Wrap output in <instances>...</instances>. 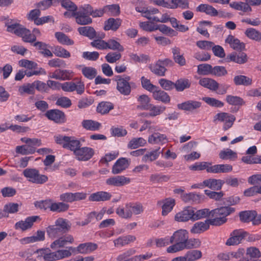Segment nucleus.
I'll use <instances>...</instances> for the list:
<instances>
[{
	"label": "nucleus",
	"instance_id": "obj_1",
	"mask_svg": "<svg viewBox=\"0 0 261 261\" xmlns=\"http://www.w3.org/2000/svg\"><path fill=\"white\" fill-rule=\"evenodd\" d=\"M75 252V248L73 247L56 251H51L49 248H42L35 251L34 253L37 254V259L38 260L57 261L68 258Z\"/></svg>",
	"mask_w": 261,
	"mask_h": 261
},
{
	"label": "nucleus",
	"instance_id": "obj_2",
	"mask_svg": "<svg viewBox=\"0 0 261 261\" xmlns=\"http://www.w3.org/2000/svg\"><path fill=\"white\" fill-rule=\"evenodd\" d=\"M207 212L206 210H197L194 207L187 206L175 215V220L178 222L194 221L206 218Z\"/></svg>",
	"mask_w": 261,
	"mask_h": 261
},
{
	"label": "nucleus",
	"instance_id": "obj_3",
	"mask_svg": "<svg viewBox=\"0 0 261 261\" xmlns=\"http://www.w3.org/2000/svg\"><path fill=\"white\" fill-rule=\"evenodd\" d=\"M89 8V4H84L80 6L74 12H65L64 15L67 18L74 17L78 24L82 25L89 24L92 22V19L90 16Z\"/></svg>",
	"mask_w": 261,
	"mask_h": 261
},
{
	"label": "nucleus",
	"instance_id": "obj_4",
	"mask_svg": "<svg viewBox=\"0 0 261 261\" xmlns=\"http://www.w3.org/2000/svg\"><path fill=\"white\" fill-rule=\"evenodd\" d=\"M189 238V233L186 229H180L175 231L170 237L171 244H174L167 248V252L169 253H174L181 251V244H184L187 239Z\"/></svg>",
	"mask_w": 261,
	"mask_h": 261
},
{
	"label": "nucleus",
	"instance_id": "obj_5",
	"mask_svg": "<svg viewBox=\"0 0 261 261\" xmlns=\"http://www.w3.org/2000/svg\"><path fill=\"white\" fill-rule=\"evenodd\" d=\"M143 211V207L139 203H127L124 205L119 206L116 210V213L121 218L128 219L133 215H139Z\"/></svg>",
	"mask_w": 261,
	"mask_h": 261
},
{
	"label": "nucleus",
	"instance_id": "obj_6",
	"mask_svg": "<svg viewBox=\"0 0 261 261\" xmlns=\"http://www.w3.org/2000/svg\"><path fill=\"white\" fill-rule=\"evenodd\" d=\"M136 10L142 14V16L147 19L156 22L166 23L169 21L170 17L167 13L163 14L161 18L154 16L159 13V10L155 8H145L137 6Z\"/></svg>",
	"mask_w": 261,
	"mask_h": 261
},
{
	"label": "nucleus",
	"instance_id": "obj_7",
	"mask_svg": "<svg viewBox=\"0 0 261 261\" xmlns=\"http://www.w3.org/2000/svg\"><path fill=\"white\" fill-rule=\"evenodd\" d=\"M55 141L57 143L73 152L79 149L81 146L80 141L74 137H68L63 135H58L55 137Z\"/></svg>",
	"mask_w": 261,
	"mask_h": 261
},
{
	"label": "nucleus",
	"instance_id": "obj_8",
	"mask_svg": "<svg viewBox=\"0 0 261 261\" xmlns=\"http://www.w3.org/2000/svg\"><path fill=\"white\" fill-rule=\"evenodd\" d=\"M116 81L117 82L116 89L123 95H129L131 93L132 88L135 87V83L130 82V77L129 76L124 77L118 76Z\"/></svg>",
	"mask_w": 261,
	"mask_h": 261
},
{
	"label": "nucleus",
	"instance_id": "obj_9",
	"mask_svg": "<svg viewBox=\"0 0 261 261\" xmlns=\"http://www.w3.org/2000/svg\"><path fill=\"white\" fill-rule=\"evenodd\" d=\"M23 173L29 181L34 184L41 185L48 180L47 176L40 174L39 171L35 169H26Z\"/></svg>",
	"mask_w": 261,
	"mask_h": 261
},
{
	"label": "nucleus",
	"instance_id": "obj_10",
	"mask_svg": "<svg viewBox=\"0 0 261 261\" xmlns=\"http://www.w3.org/2000/svg\"><path fill=\"white\" fill-rule=\"evenodd\" d=\"M61 89L66 92L76 91L78 94H82L85 91V84L81 79L76 82H66L62 83Z\"/></svg>",
	"mask_w": 261,
	"mask_h": 261
},
{
	"label": "nucleus",
	"instance_id": "obj_11",
	"mask_svg": "<svg viewBox=\"0 0 261 261\" xmlns=\"http://www.w3.org/2000/svg\"><path fill=\"white\" fill-rule=\"evenodd\" d=\"M235 120L236 117L233 115L225 112L219 113L214 118V122L219 121L223 123V128L225 130L232 126Z\"/></svg>",
	"mask_w": 261,
	"mask_h": 261
},
{
	"label": "nucleus",
	"instance_id": "obj_12",
	"mask_svg": "<svg viewBox=\"0 0 261 261\" xmlns=\"http://www.w3.org/2000/svg\"><path fill=\"white\" fill-rule=\"evenodd\" d=\"M131 181L130 178L124 175L111 176L106 180V184L111 187H123L129 184Z\"/></svg>",
	"mask_w": 261,
	"mask_h": 261
},
{
	"label": "nucleus",
	"instance_id": "obj_13",
	"mask_svg": "<svg viewBox=\"0 0 261 261\" xmlns=\"http://www.w3.org/2000/svg\"><path fill=\"white\" fill-rule=\"evenodd\" d=\"M94 150L88 147H83L75 151L74 155L79 161H86L90 160L94 155Z\"/></svg>",
	"mask_w": 261,
	"mask_h": 261
},
{
	"label": "nucleus",
	"instance_id": "obj_14",
	"mask_svg": "<svg viewBox=\"0 0 261 261\" xmlns=\"http://www.w3.org/2000/svg\"><path fill=\"white\" fill-rule=\"evenodd\" d=\"M246 232L242 229H236L233 230L230 234L226 242V245L228 246H233L239 244L245 237Z\"/></svg>",
	"mask_w": 261,
	"mask_h": 261
},
{
	"label": "nucleus",
	"instance_id": "obj_15",
	"mask_svg": "<svg viewBox=\"0 0 261 261\" xmlns=\"http://www.w3.org/2000/svg\"><path fill=\"white\" fill-rule=\"evenodd\" d=\"M39 218L38 216H33L27 217L24 221L21 220L16 222L15 228L22 231H25L32 228L33 224Z\"/></svg>",
	"mask_w": 261,
	"mask_h": 261
},
{
	"label": "nucleus",
	"instance_id": "obj_16",
	"mask_svg": "<svg viewBox=\"0 0 261 261\" xmlns=\"http://www.w3.org/2000/svg\"><path fill=\"white\" fill-rule=\"evenodd\" d=\"M74 239L70 234L64 236L55 240L50 245V247L53 250H56L59 248L64 247L68 244H71L73 242Z\"/></svg>",
	"mask_w": 261,
	"mask_h": 261
},
{
	"label": "nucleus",
	"instance_id": "obj_17",
	"mask_svg": "<svg viewBox=\"0 0 261 261\" xmlns=\"http://www.w3.org/2000/svg\"><path fill=\"white\" fill-rule=\"evenodd\" d=\"M211 222L209 219L204 221H199L194 223L190 229V232L193 234H200L208 230Z\"/></svg>",
	"mask_w": 261,
	"mask_h": 261
},
{
	"label": "nucleus",
	"instance_id": "obj_18",
	"mask_svg": "<svg viewBox=\"0 0 261 261\" xmlns=\"http://www.w3.org/2000/svg\"><path fill=\"white\" fill-rule=\"evenodd\" d=\"M45 240V232L42 230H38L36 233L30 237H27L19 240V242L22 245L33 243L37 242L43 241Z\"/></svg>",
	"mask_w": 261,
	"mask_h": 261
},
{
	"label": "nucleus",
	"instance_id": "obj_19",
	"mask_svg": "<svg viewBox=\"0 0 261 261\" xmlns=\"http://www.w3.org/2000/svg\"><path fill=\"white\" fill-rule=\"evenodd\" d=\"M129 165V162L126 158H121L113 166L112 172L114 174L120 173L127 168Z\"/></svg>",
	"mask_w": 261,
	"mask_h": 261
},
{
	"label": "nucleus",
	"instance_id": "obj_20",
	"mask_svg": "<svg viewBox=\"0 0 261 261\" xmlns=\"http://www.w3.org/2000/svg\"><path fill=\"white\" fill-rule=\"evenodd\" d=\"M97 248V244L91 243H85L80 244L75 248V253L88 254Z\"/></svg>",
	"mask_w": 261,
	"mask_h": 261
},
{
	"label": "nucleus",
	"instance_id": "obj_21",
	"mask_svg": "<svg viewBox=\"0 0 261 261\" xmlns=\"http://www.w3.org/2000/svg\"><path fill=\"white\" fill-rule=\"evenodd\" d=\"M45 116L56 123H63L65 121V115L59 110H51L46 112Z\"/></svg>",
	"mask_w": 261,
	"mask_h": 261
},
{
	"label": "nucleus",
	"instance_id": "obj_22",
	"mask_svg": "<svg viewBox=\"0 0 261 261\" xmlns=\"http://www.w3.org/2000/svg\"><path fill=\"white\" fill-rule=\"evenodd\" d=\"M201 106V103L195 100H188L177 105L178 109L190 112L194 111Z\"/></svg>",
	"mask_w": 261,
	"mask_h": 261
},
{
	"label": "nucleus",
	"instance_id": "obj_23",
	"mask_svg": "<svg viewBox=\"0 0 261 261\" xmlns=\"http://www.w3.org/2000/svg\"><path fill=\"white\" fill-rule=\"evenodd\" d=\"M181 199L186 202L199 203L204 200V196L195 192L184 194Z\"/></svg>",
	"mask_w": 261,
	"mask_h": 261
},
{
	"label": "nucleus",
	"instance_id": "obj_24",
	"mask_svg": "<svg viewBox=\"0 0 261 261\" xmlns=\"http://www.w3.org/2000/svg\"><path fill=\"white\" fill-rule=\"evenodd\" d=\"M197 12L204 13L207 15L215 17L218 16V12L213 6L207 4H201L196 8Z\"/></svg>",
	"mask_w": 261,
	"mask_h": 261
},
{
	"label": "nucleus",
	"instance_id": "obj_25",
	"mask_svg": "<svg viewBox=\"0 0 261 261\" xmlns=\"http://www.w3.org/2000/svg\"><path fill=\"white\" fill-rule=\"evenodd\" d=\"M111 197V194L109 192L99 191L91 194L89 200L91 201H104L110 199Z\"/></svg>",
	"mask_w": 261,
	"mask_h": 261
},
{
	"label": "nucleus",
	"instance_id": "obj_26",
	"mask_svg": "<svg viewBox=\"0 0 261 261\" xmlns=\"http://www.w3.org/2000/svg\"><path fill=\"white\" fill-rule=\"evenodd\" d=\"M122 20L120 18H110L105 22L104 30L116 31L121 24Z\"/></svg>",
	"mask_w": 261,
	"mask_h": 261
},
{
	"label": "nucleus",
	"instance_id": "obj_27",
	"mask_svg": "<svg viewBox=\"0 0 261 261\" xmlns=\"http://www.w3.org/2000/svg\"><path fill=\"white\" fill-rule=\"evenodd\" d=\"M224 181L221 179L210 178L203 181L205 187H207L213 190H219L222 188Z\"/></svg>",
	"mask_w": 261,
	"mask_h": 261
},
{
	"label": "nucleus",
	"instance_id": "obj_28",
	"mask_svg": "<svg viewBox=\"0 0 261 261\" xmlns=\"http://www.w3.org/2000/svg\"><path fill=\"white\" fill-rule=\"evenodd\" d=\"M148 141L152 144H164L167 142V138L165 135L159 133H154L148 137Z\"/></svg>",
	"mask_w": 261,
	"mask_h": 261
},
{
	"label": "nucleus",
	"instance_id": "obj_29",
	"mask_svg": "<svg viewBox=\"0 0 261 261\" xmlns=\"http://www.w3.org/2000/svg\"><path fill=\"white\" fill-rule=\"evenodd\" d=\"M225 42L228 43L230 47L234 50H242L245 47L244 43L241 42L238 39L232 35H229L226 39Z\"/></svg>",
	"mask_w": 261,
	"mask_h": 261
},
{
	"label": "nucleus",
	"instance_id": "obj_30",
	"mask_svg": "<svg viewBox=\"0 0 261 261\" xmlns=\"http://www.w3.org/2000/svg\"><path fill=\"white\" fill-rule=\"evenodd\" d=\"M172 58L174 62L179 65L182 66L186 65V60L184 55L181 53L180 49L177 47H174L171 48Z\"/></svg>",
	"mask_w": 261,
	"mask_h": 261
},
{
	"label": "nucleus",
	"instance_id": "obj_31",
	"mask_svg": "<svg viewBox=\"0 0 261 261\" xmlns=\"http://www.w3.org/2000/svg\"><path fill=\"white\" fill-rule=\"evenodd\" d=\"M201 244V241L197 238L187 239L184 244H181V251L185 249H191L199 248Z\"/></svg>",
	"mask_w": 261,
	"mask_h": 261
},
{
	"label": "nucleus",
	"instance_id": "obj_32",
	"mask_svg": "<svg viewBox=\"0 0 261 261\" xmlns=\"http://www.w3.org/2000/svg\"><path fill=\"white\" fill-rule=\"evenodd\" d=\"M7 31L22 37L24 33H28V30L18 23L7 25Z\"/></svg>",
	"mask_w": 261,
	"mask_h": 261
},
{
	"label": "nucleus",
	"instance_id": "obj_33",
	"mask_svg": "<svg viewBox=\"0 0 261 261\" xmlns=\"http://www.w3.org/2000/svg\"><path fill=\"white\" fill-rule=\"evenodd\" d=\"M219 214L222 215V218H220L217 220V221L225 223L226 222L227 219L226 217L230 215L231 214L235 212V208L230 206H222L219 208H216Z\"/></svg>",
	"mask_w": 261,
	"mask_h": 261
},
{
	"label": "nucleus",
	"instance_id": "obj_34",
	"mask_svg": "<svg viewBox=\"0 0 261 261\" xmlns=\"http://www.w3.org/2000/svg\"><path fill=\"white\" fill-rule=\"evenodd\" d=\"M232 167L228 164H218L212 165V167L209 169L208 173H227L231 171Z\"/></svg>",
	"mask_w": 261,
	"mask_h": 261
},
{
	"label": "nucleus",
	"instance_id": "obj_35",
	"mask_svg": "<svg viewBox=\"0 0 261 261\" xmlns=\"http://www.w3.org/2000/svg\"><path fill=\"white\" fill-rule=\"evenodd\" d=\"M203 210H206L208 211L207 214L206 215V218L208 216L211 217V219H209L211 222V225L214 226H220L223 224L224 223H221L217 221V219L220 218H222V215L218 212L216 208L210 211L208 208H203Z\"/></svg>",
	"mask_w": 261,
	"mask_h": 261
},
{
	"label": "nucleus",
	"instance_id": "obj_36",
	"mask_svg": "<svg viewBox=\"0 0 261 261\" xmlns=\"http://www.w3.org/2000/svg\"><path fill=\"white\" fill-rule=\"evenodd\" d=\"M136 238L134 236L127 235L121 236L114 240L113 242L116 247L123 246L131 242H134Z\"/></svg>",
	"mask_w": 261,
	"mask_h": 261
},
{
	"label": "nucleus",
	"instance_id": "obj_37",
	"mask_svg": "<svg viewBox=\"0 0 261 261\" xmlns=\"http://www.w3.org/2000/svg\"><path fill=\"white\" fill-rule=\"evenodd\" d=\"M199 84L212 91H216L218 88L219 84L214 80L209 78H202L200 79Z\"/></svg>",
	"mask_w": 261,
	"mask_h": 261
},
{
	"label": "nucleus",
	"instance_id": "obj_38",
	"mask_svg": "<svg viewBox=\"0 0 261 261\" xmlns=\"http://www.w3.org/2000/svg\"><path fill=\"white\" fill-rule=\"evenodd\" d=\"M55 36L58 42L62 45H72L74 43L73 40L70 39L67 35L62 32H56Z\"/></svg>",
	"mask_w": 261,
	"mask_h": 261
},
{
	"label": "nucleus",
	"instance_id": "obj_39",
	"mask_svg": "<svg viewBox=\"0 0 261 261\" xmlns=\"http://www.w3.org/2000/svg\"><path fill=\"white\" fill-rule=\"evenodd\" d=\"M152 92V96L154 99L165 103L169 102L170 98L166 92L158 90V88L154 90Z\"/></svg>",
	"mask_w": 261,
	"mask_h": 261
},
{
	"label": "nucleus",
	"instance_id": "obj_40",
	"mask_svg": "<svg viewBox=\"0 0 261 261\" xmlns=\"http://www.w3.org/2000/svg\"><path fill=\"white\" fill-rule=\"evenodd\" d=\"M228 59L238 64H244L247 61V55L244 53H233L228 56Z\"/></svg>",
	"mask_w": 261,
	"mask_h": 261
},
{
	"label": "nucleus",
	"instance_id": "obj_41",
	"mask_svg": "<svg viewBox=\"0 0 261 261\" xmlns=\"http://www.w3.org/2000/svg\"><path fill=\"white\" fill-rule=\"evenodd\" d=\"M188 0H170L169 1V8L170 9H175L180 8L182 9L189 8Z\"/></svg>",
	"mask_w": 261,
	"mask_h": 261
},
{
	"label": "nucleus",
	"instance_id": "obj_42",
	"mask_svg": "<svg viewBox=\"0 0 261 261\" xmlns=\"http://www.w3.org/2000/svg\"><path fill=\"white\" fill-rule=\"evenodd\" d=\"M149 68L152 72L158 76H164L166 69L162 65V62L158 61L155 64L149 66Z\"/></svg>",
	"mask_w": 261,
	"mask_h": 261
},
{
	"label": "nucleus",
	"instance_id": "obj_43",
	"mask_svg": "<svg viewBox=\"0 0 261 261\" xmlns=\"http://www.w3.org/2000/svg\"><path fill=\"white\" fill-rule=\"evenodd\" d=\"M184 256L187 261H196L202 257V254L200 250L194 249L188 251Z\"/></svg>",
	"mask_w": 261,
	"mask_h": 261
},
{
	"label": "nucleus",
	"instance_id": "obj_44",
	"mask_svg": "<svg viewBox=\"0 0 261 261\" xmlns=\"http://www.w3.org/2000/svg\"><path fill=\"white\" fill-rule=\"evenodd\" d=\"M212 167V164L210 162H196L189 166V169L193 171H200L206 170L208 172V170Z\"/></svg>",
	"mask_w": 261,
	"mask_h": 261
},
{
	"label": "nucleus",
	"instance_id": "obj_45",
	"mask_svg": "<svg viewBox=\"0 0 261 261\" xmlns=\"http://www.w3.org/2000/svg\"><path fill=\"white\" fill-rule=\"evenodd\" d=\"M162 215H167L173 209L175 205V200L172 198H167L163 201Z\"/></svg>",
	"mask_w": 261,
	"mask_h": 261
},
{
	"label": "nucleus",
	"instance_id": "obj_46",
	"mask_svg": "<svg viewBox=\"0 0 261 261\" xmlns=\"http://www.w3.org/2000/svg\"><path fill=\"white\" fill-rule=\"evenodd\" d=\"M69 205L63 202H54L50 200V211L53 212H61L67 211Z\"/></svg>",
	"mask_w": 261,
	"mask_h": 261
},
{
	"label": "nucleus",
	"instance_id": "obj_47",
	"mask_svg": "<svg viewBox=\"0 0 261 261\" xmlns=\"http://www.w3.org/2000/svg\"><path fill=\"white\" fill-rule=\"evenodd\" d=\"M219 157L222 160H233L237 158V153L229 148L221 150L219 153Z\"/></svg>",
	"mask_w": 261,
	"mask_h": 261
},
{
	"label": "nucleus",
	"instance_id": "obj_48",
	"mask_svg": "<svg viewBox=\"0 0 261 261\" xmlns=\"http://www.w3.org/2000/svg\"><path fill=\"white\" fill-rule=\"evenodd\" d=\"M160 148L153 150L150 152H147L145 154L142 158V161L143 162H152L155 160L160 155Z\"/></svg>",
	"mask_w": 261,
	"mask_h": 261
},
{
	"label": "nucleus",
	"instance_id": "obj_49",
	"mask_svg": "<svg viewBox=\"0 0 261 261\" xmlns=\"http://www.w3.org/2000/svg\"><path fill=\"white\" fill-rule=\"evenodd\" d=\"M233 82L236 85L250 86L252 83L251 78L245 75H237L234 77Z\"/></svg>",
	"mask_w": 261,
	"mask_h": 261
},
{
	"label": "nucleus",
	"instance_id": "obj_50",
	"mask_svg": "<svg viewBox=\"0 0 261 261\" xmlns=\"http://www.w3.org/2000/svg\"><path fill=\"white\" fill-rule=\"evenodd\" d=\"M82 125L87 130L94 131L99 128L100 124L92 120H84L82 122Z\"/></svg>",
	"mask_w": 261,
	"mask_h": 261
},
{
	"label": "nucleus",
	"instance_id": "obj_51",
	"mask_svg": "<svg viewBox=\"0 0 261 261\" xmlns=\"http://www.w3.org/2000/svg\"><path fill=\"white\" fill-rule=\"evenodd\" d=\"M103 8L105 14H107L108 15L114 16H118L119 15L120 12V7L117 4L107 5L103 7Z\"/></svg>",
	"mask_w": 261,
	"mask_h": 261
},
{
	"label": "nucleus",
	"instance_id": "obj_52",
	"mask_svg": "<svg viewBox=\"0 0 261 261\" xmlns=\"http://www.w3.org/2000/svg\"><path fill=\"white\" fill-rule=\"evenodd\" d=\"M191 84L190 81L187 79H180L174 83L175 88L177 91H182L185 89L189 88Z\"/></svg>",
	"mask_w": 261,
	"mask_h": 261
},
{
	"label": "nucleus",
	"instance_id": "obj_53",
	"mask_svg": "<svg viewBox=\"0 0 261 261\" xmlns=\"http://www.w3.org/2000/svg\"><path fill=\"white\" fill-rule=\"evenodd\" d=\"M114 108L112 103L107 101H103L99 103L97 107V111L101 114H105Z\"/></svg>",
	"mask_w": 261,
	"mask_h": 261
},
{
	"label": "nucleus",
	"instance_id": "obj_54",
	"mask_svg": "<svg viewBox=\"0 0 261 261\" xmlns=\"http://www.w3.org/2000/svg\"><path fill=\"white\" fill-rule=\"evenodd\" d=\"M257 213L255 211H244L240 213V220L244 222H248L255 219Z\"/></svg>",
	"mask_w": 261,
	"mask_h": 261
},
{
	"label": "nucleus",
	"instance_id": "obj_55",
	"mask_svg": "<svg viewBox=\"0 0 261 261\" xmlns=\"http://www.w3.org/2000/svg\"><path fill=\"white\" fill-rule=\"evenodd\" d=\"M146 143V140L143 138H135L132 139L128 143L127 147L129 149H136L144 146Z\"/></svg>",
	"mask_w": 261,
	"mask_h": 261
},
{
	"label": "nucleus",
	"instance_id": "obj_56",
	"mask_svg": "<svg viewBox=\"0 0 261 261\" xmlns=\"http://www.w3.org/2000/svg\"><path fill=\"white\" fill-rule=\"evenodd\" d=\"M165 110L166 107L164 106H154L151 104L147 110L149 111L148 113L149 116L155 117L163 113Z\"/></svg>",
	"mask_w": 261,
	"mask_h": 261
},
{
	"label": "nucleus",
	"instance_id": "obj_57",
	"mask_svg": "<svg viewBox=\"0 0 261 261\" xmlns=\"http://www.w3.org/2000/svg\"><path fill=\"white\" fill-rule=\"evenodd\" d=\"M54 55L58 57L68 58L71 56L70 53L66 49L61 46H55L53 50Z\"/></svg>",
	"mask_w": 261,
	"mask_h": 261
},
{
	"label": "nucleus",
	"instance_id": "obj_58",
	"mask_svg": "<svg viewBox=\"0 0 261 261\" xmlns=\"http://www.w3.org/2000/svg\"><path fill=\"white\" fill-rule=\"evenodd\" d=\"M79 33L83 36L93 38L96 35V32L94 29L91 27H82L78 28Z\"/></svg>",
	"mask_w": 261,
	"mask_h": 261
},
{
	"label": "nucleus",
	"instance_id": "obj_59",
	"mask_svg": "<svg viewBox=\"0 0 261 261\" xmlns=\"http://www.w3.org/2000/svg\"><path fill=\"white\" fill-rule=\"evenodd\" d=\"M245 34L250 39L257 41L261 40V33L255 29H248L246 30Z\"/></svg>",
	"mask_w": 261,
	"mask_h": 261
},
{
	"label": "nucleus",
	"instance_id": "obj_60",
	"mask_svg": "<svg viewBox=\"0 0 261 261\" xmlns=\"http://www.w3.org/2000/svg\"><path fill=\"white\" fill-rule=\"evenodd\" d=\"M82 67L81 69L83 74L87 79L92 80L94 79L96 74V70L92 67H86L85 66H81Z\"/></svg>",
	"mask_w": 261,
	"mask_h": 261
},
{
	"label": "nucleus",
	"instance_id": "obj_61",
	"mask_svg": "<svg viewBox=\"0 0 261 261\" xmlns=\"http://www.w3.org/2000/svg\"><path fill=\"white\" fill-rule=\"evenodd\" d=\"M57 2H60L61 6L70 13L74 12L78 8L77 6L70 0H57Z\"/></svg>",
	"mask_w": 261,
	"mask_h": 261
},
{
	"label": "nucleus",
	"instance_id": "obj_62",
	"mask_svg": "<svg viewBox=\"0 0 261 261\" xmlns=\"http://www.w3.org/2000/svg\"><path fill=\"white\" fill-rule=\"evenodd\" d=\"M107 49H110L114 50H118L119 51H123L124 50L123 47L116 40L110 39L107 42Z\"/></svg>",
	"mask_w": 261,
	"mask_h": 261
},
{
	"label": "nucleus",
	"instance_id": "obj_63",
	"mask_svg": "<svg viewBox=\"0 0 261 261\" xmlns=\"http://www.w3.org/2000/svg\"><path fill=\"white\" fill-rule=\"evenodd\" d=\"M139 27L143 30L146 32H152L158 30V26L155 25L151 21L140 22Z\"/></svg>",
	"mask_w": 261,
	"mask_h": 261
},
{
	"label": "nucleus",
	"instance_id": "obj_64",
	"mask_svg": "<svg viewBox=\"0 0 261 261\" xmlns=\"http://www.w3.org/2000/svg\"><path fill=\"white\" fill-rule=\"evenodd\" d=\"M226 101L229 105L234 106L243 105L245 103L244 101L242 98L239 96H232L230 95H228L226 96Z\"/></svg>",
	"mask_w": 261,
	"mask_h": 261
}]
</instances>
